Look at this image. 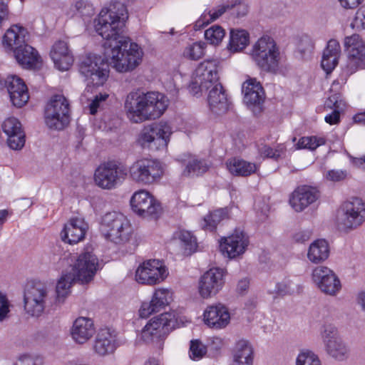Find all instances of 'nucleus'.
I'll use <instances>...</instances> for the list:
<instances>
[{"label":"nucleus","instance_id":"864d4df0","mask_svg":"<svg viewBox=\"0 0 365 365\" xmlns=\"http://www.w3.org/2000/svg\"><path fill=\"white\" fill-rule=\"evenodd\" d=\"M13 365H41V359L31 354H20Z\"/></svg>","mask_w":365,"mask_h":365},{"label":"nucleus","instance_id":"a18cd8bd","mask_svg":"<svg viewBox=\"0 0 365 365\" xmlns=\"http://www.w3.org/2000/svg\"><path fill=\"white\" fill-rule=\"evenodd\" d=\"M325 144V140L316 136H306L301 138L296 144L297 149H308L314 150L319 146Z\"/></svg>","mask_w":365,"mask_h":365},{"label":"nucleus","instance_id":"4d7b16f0","mask_svg":"<svg viewBox=\"0 0 365 365\" xmlns=\"http://www.w3.org/2000/svg\"><path fill=\"white\" fill-rule=\"evenodd\" d=\"M325 105L330 108H334V109L338 110L342 108L345 103L341 99V95L336 93L328 98Z\"/></svg>","mask_w":365,"mask_h":365},{"label":"nucleus","instance_id":"7c9ffc66","mask_svg":"<svg viewBox=\"0 0 365 365\" xmlns=\"http://www.w3.org/2000/svg\"><path fill=\"white\" fill-rule=\"evenodd\" d=\"M28 32L26 29L19 25L11 26L5 33L3 37V46L14 52L19 46L26 43Z\"/></svg>","mask_w":365,"mask_h":365},{"label":"nucleus","instance_id":"20e7f679","mask_svg":"<svg viewBox=\"0 0 365 365\" xmlns=\"http://www.w3.org/2000/svg\"><path fill=\"white\" fill-rule=\"evenodd\" d=\"M251 58L262 71L277 73L282 64V55L275 41L263 36L253 45Z\"/></svg>","mask_w":365,"mask_h":365},{"label":"nucleus","instance_id":"f8f14e48","mask_svg":"<svg viewBox=\"0 0 365 365\" xmlns=\"http://www.w3.org/2000/svg\"><path fill=\"white\" fill-rule=\"evenodd\" d=\"M168 275V269L163 261L148 259L136 269L135 280L143 284L155 285L164 281Z\"/></svg>","mask_w":365,"mask_h":365},{"label":"nucleus","instance_id":"72a5a7b5","mask_svg":"<svg viewBox=\"0 0 365 365\" xmlns=\"http://www.w3.org/2000/svg\"><path fill=\"white\" fill-rule=\"evenodd\" d=\"M226 165L229 172L235 176H250L258 169L255 163L237 158L230 159Z\"/></svg>","mask_w":365,"mask_h":365},{"label":"nucleus","instance_id":"6ab92c4d","mask_svg":"<svg viewBox=\"0 0 365 365\" xmlns=\"http://www.w3.org/2000/svg\"><path fill=\"white\" fill-rule=\"evenodd\" d=\"M247 245V237L240 230H235L230 236L222 238L220 242L221 252L229 258H235L243 254Z\"/></svg>","mask_w":365,"mask_h":365},{"label":"nucleus","instance_id":"f704fd0d","mask_svg":"<svg viewBox=\"0 0 365 365\" xmlns=\"http://www.w3.org/2000/svg\"><path fill=\"white\" fill-rule=\"evenodd\" d=\"M181 160L185 165L182 173L185 176H197L205 173L208 170V165L206 161L198 159L195 155H184Z\"/></svg>","mask_w":365,"mask_h":365},{"label":"nucleus","instance_id":"79ce46f5","mask_svg":"<svg viewBox=\"0 0 365 365\" xmlns=\"http://www.w3.org/2000/svg\"><path fill=\"white\" fill-rule=\"evenodd\" d=\"M228 11L230 13L229 1L227 4L219 5L212 10L205 11L197 21L200 26L209 24L221 16L224 13Z\"/></svg>","mask_w":365,"mask_h":365},{"label":"nucleus","instance_id":"a19ab883","mask_svg":"<svg viewBox=\"0 0 365 365\" xmlns=\"http://www.w3.org/2000/svg\"><path fill=\"white\" fill-rule=\"evenodd\" d=\"M261 157L271 158L277 161L285 155L286 147L283 144H279L274 148L267 145H263L258 149Z\"/></svg>","mask_w":365,"mask_h":365},{"label":"nucleus","instance_id":"1a4fd4ad","mask_svg":"<svg viewBox=\"0 0 365 365\" xmlns=\"http://www.w3.org/2000/svg\"><path fill=\"white\" fill-rule=\"evenodd\" d=\"M24 309L31 317H39L52 304V297L47 287L41 284L28 287L24 296Z\"/></svg>","mask_w":365,"mask_h":365},{"label":"nucleus","instance_id":"58836bf2","mask_svg":"<svg viewBox=\"0 0 365 365\" xmlns=\"http://www.w3.org/2000/svg\"><path fill=\"white\" fill-rule=\"evenodd\" d=\"M228 217L227 208H220L210 212L206 215L201 224L204 230L213 231L218 223Z\"/></svg>","mask_w":365,"mask_h":365},{"label":"nucleus","instance_id":"9b49d317","mask_svg":"<svg viewBox=\"0 0 365 365\" xmlns=\"http://www.w3.org/2000/svg\"><path fill=\"white\" fill-rule=\"evenodd\" d=\"M342 212L338 217L339 226L342 230L353 229L365 220V204L361 199L352 198L342 205Z\"/></svg>","mask_w":365,"mask_h":365},{"label":"nucleus","instance_id":"49530a36","mask_svg":"<svg viewBox=\"0 0 365 365\" xmlns=\"http://www.w3.org/2000/svg\"><path fill=\"white\" fill-rule=\"evenodd\" d=\"M230 15L240 18L246 16L249 11V5L246 0L229 1Z\"/></svg>","mask_w":365,"mask_h":365},{"label":"nucleus","instance_id":"ddd939ff","mask_svg":"<svg viewBox=\"0 0 365 365\" xmlns=\"http://www.w3.org/2000/svg\"><path fill=\"white\" fill-rule=\"evenodd\" d=\"M327 354L336 361H344L349 356V349L338 335L336 328L331 324L324 325L321 333Z\"/></svg>","mask_w":365,"mask_h":365},{"label":"nucleus","instance_id":"39448f33","mask_svg":"<svg viewBox=\"0 0 365 365\" xmlns=\"http://www.w3.org/2000/svg\"><path fill=\"white\" fill-rule=\"evenodd\" d=\"M100 231L106 240L115 244H121L130 240L133 228L123 214L110 212L102 217Z\"/></svg>","mask_w":365,"mask_h":365},{"label":"nucleus","instance_id":"c9c22d12","mask_svg":"<svg viewBox=\"0 0 365 365\" xmlns=\"http://www.w3.org/2000/svg\"><path fill=\"white\" fill-rule=\"evenodd\" d=\"M329 255V247L325 240H317L308 250L307 257L313 263H320L326 260Z\"/></svg>","mask_w":365,"mask_h":365},{"label":"nucleus","instance_id":"bf43d9fd","mask_svg":"<svg viewBox=\"0 0 365 365\" xmlns=\"http://www.w3.org/2000/svg\"><path fill=\"white\" fill-rule=\"evenodd\" d=\"M9 312V303L6 296L0 293V322L4 320Z\"/></svg>","mask_w":365,"mask_h":365},{"label":"nucleus","instance_id":"4468645a","mask_svg":"<svg viewBox=\"0 0 365 365\" xmlns=\"http://www.w3.org/2000/svg\"><path fill=\"white\" fill-rule=\"evenodd\" d=\"M130 205L133 210L143 217L155 220L159 217L162 211L160 202L145 190H140L133 194Z\"/></svg>","mask_w":365,"mask_h":365},{"label":"nucleus","instance_id":"69168bd1","mask_svg":"<svg viewBox=\"0 0 365 365\" xmlns=\"http://www.w3.org/2000/svg\"><path fill=\"white\" fill-rule=\"evenodd\" d=\"M341 6L352 9L357 7L364 0H339Z\"/></svg>","mask_w":365,"mask_h":365},{"label":"nucleus","instance_id":"2f4dec72","mask_svg":"<svg viewBox=\"0 0 365 365\" xmlns=\"http://www.w3.org/2000/svg\"><path fill=\"white\" fill-rule=\"evenodd\" d=\"M340 53L339 43L335 39L329 40L323 52L321 62V66L327 73H331L338 64Z\"/></svg>","mask_w":365,"mask_h":365},{"label":"nucleus","instance_id":"09e8293b","mask_svg":"<svg viewBox=\"0 0 365 365\" xmlns=\"http://www.w3.org/2000/svg\"><path fill=\"white\" fill-rule=\"evenodd\" d=\"M296 365H321V362L312 351L302 350L297 357Z\"/></svg>","mask_w":365,"mask_h":365},{"label":"nucleus","instance_id":"0e129e2a","mask_svg":"<svg viewBox=\"0 0 365 365\" xmlns=\"http://www.w3.org/2000/svg\"><path fill=\"white\" fill-rule=\"evenodd\" d=\"M311 237V232L308 230L300 231L294 235V239L297 242H304Z\"/></svg>","mask_w":365,"mask_h":365},{"label":"nucleus","instance_id":"603ef678","mask_svg":"<svg viewBox=\"0 0 365 365\" xmlns=\"http://www.w3.org/2000/svg\"><path fill=\"white\" fill-rule=\"evenodd\" d=\"M7 144L13 150H21L25 144L24 132L7 135Z\"/></svg>","mask_w":365,"mask_h":365},{"label":"nucleus","instance_id":"393cba45","mask_svg":"<svg viewBox=\"0 0 365 365\" xmlns=\"http://www.w3.org/2000/svg\"><path fill=\"white\" fill-rule=\"evenodd\" d=\"M203 315L205 324L217 329L225 328L230 321L228 309L221 304L209 306Z\"/></svg>","mask_w":365,"mask_h":365},{"label":"nucleus","instance_id":"c85d7f7f","mask_svg":"<svg viewBox=\"0 0 365 365\" xmlns=\"http://www.w3.org/2000/svg\"><path fill=\"white\" fill-rule=\"evenodd\" d=\"M115 348V336L109 329H100L94 341L95 352L100 356H105L113 353Z\"/></svg>","mask_w":365,"mask_h":365},{"label":"nucleus","instance_id":"4be33fe9","mask_svg":"<svg viewBox=\"0 0 365 365\" xmlns=\"http://www.w3.org/2000/svg\"><path fill=\"white\" fill-rule=\"evenodd\" d=\"M319 197L316 187L302 185L294 190L289 198V204L297 212H302Z\"/></svg>","mask_w":365,"mask_h":365},{"label":"nucleus","instance_id":"13d9d810","mask_svg":"<svg viewBox=\"0 0 365 365\" xmlns=\"http://www.w3.org/2000/svg\"><path fill=\"white\" fill-rule=\"evenodd\" d=\"M108 97V95L106 93H99L96 95L89 106L90 113L91 115H95L100 106V103L105 101Z\"/></svg>","mask_w":365,"mask_h":365},{"label":"nucleus","instance_id":"680f3d73","mask_svg":"<svg viewBox=\"0 0 365 365\" xmlns=\"http://www.w3.org/2000/svg\"><path fill=\"white\" fill-rule=\"evenodd\" d=\"M327 178L331 181L338 182L346 177V172L344 170H331L327 172Z\"/></svg>","mask_w":365,"mask_h":365},{"label":"nucleus","instance_id":"c756f323","mask_svg":"<svg viewBox=\"0 0 365 365\" xmlns=\"http://www.w3.org/2000/svg\"><path fill=\"white\" fill-rule=\"evenodd\" d=\"M14 57L17 62L25 68H36L40 63V56L32 46L24 43L14 50Z\"/></svg>","mask_w":365,"mask_h":365},{"label":"nucleus","instance_id":"423d86ee","mask_svg":"<svg viewBox=\"0 0 365 365\" xmlns=\"http://www.w3.org/2000/svg\"><path fill=\"white\" fill-rule=\"evenodd\" d=\"M172 133V127L168 123H154L144 127L140 142L143 148L153 150H163L167 148Z\"/></svg>","mask_w":365,"mask_h":365},{"label":"nucleus","instance_id":"a211bd4d","mask_svg":"<svg viewBox=\"0 0 365 365\" xmlns=\"http://www.w3.org/2000/svg\"><path fill=\"white\" fill-rule=\"evenodd\" d=\"M312 279L317 287L328 295H336L341 288L339 277L325 266H318L313 269Z\"/></svg>","mask_w":365,"mask_h":365},{"label":"nucleus","instance_id":"c03bdc74","mask_svg":"<svg viewBox=\"0 0 365 365\" xmlns=\"http://www.w3.org/2000/svg\"><path fill=\"white\" fill-rule=\"evenodd\" d=\"M73 13L82 18L91 17L95 14L93 5L87 0L77 1L72 7Z\"/></svg>","mask_w":365,"mask_h":365},{"label":"nucleus","instance_id":"b1692460","mask_svg":"<svg viewBox=\"0 0 365 365\" xmlns=\"http://www.w3.org/2000/svg\"><path fill=\"white\" fill-rule=\"evenodd\" d=\"M6 84L13 105L19 108L24 106L28 102L29 96L23 80L18 76H11L7 78Z\"/></svg>","mask_w":365,"mask_h":365},{"label":"nucleus","instance_id":"dca6fc26","mask_svg":"<svg viewBox=\"0 0 365 365\" xmlns=\"http://www.w3.org/2000/svg\"><path fill=\"white\" fill-rule=\"evenodd\" d=\"M98 260L95 255L90 252L81 253L72 266L71 273L81 284L90 282L96 273Z\"/></svg>","mask_w":365,"mask_h":365},{"label":"nucleus","instance_id":"ea45409f","mask_svg":"<svg viewBox=\"0 0 365 365\" xmlns=\"http://www.w3.org/2000/svg\"><path fill=\"white\" fill-rule=\"evenodd\" d=\"M105 16L115 21H122L127 15V9L124 4L119 1H112L108 6L103 7L101 11H104Z\"/></svg>","mask_w":365,"mask_h":365},{"label":"nucleus","instance_id":"473e14b6","mask_svg":"<svg viewBox=\"0 0 365 365\" xmlns=\"http://www.w3.org/2000/svg\"><path fill=\"white\" fill-rule=\"evenodd\" d=\"M253 349L247 340H240L237 342L233 361L230 365H252Z\"/></svg>","mask_w":365,"mask_h":365},{"label":"nucleus","instance_id":"5701e85b","mask_svg":"<svg viewBox=\"0 0 365 365\" xmlns=\"http://www.w3.org/2000/svg\"><path fill=\"white\" fill-rule=\"evenodd\" d=\"M88 229V224L83 218L72 217L65 225L61 239L70 245L76 244L84 239Z\"/></svg>","mask_w":365,"mask_h":365},{"label":"nucleus","instance_id":"774afa93","mask_svg":"<svg viewBox=\"0 0 365 365\" xmlns=\"http://www.w3.org/2000/svg\"><path fill=\"white\" fill-rule=\"evenodd\" d=\"M249 284L250 282L247 278L240 280L237 284V291L241 293L245 292L248 289Z\"/></svg>","mask_w":365,"mask_h":365},{"label":"nucleus","instance_id":"e433bc0d","mask_svg":"<svg viewBox=\"0 0 365 365\" xmlns=\"http://www.w3.org/2000/svg\"><path fill=\"white\" fill-rule=\"evenodd\" d=\"M76 281H77L76 278L71 272L63 274L61 277L56 287V300L58 303H63L64 302L66 297L70 293L72 284Z\"/></svg>","mask_w":365,"mask_h":365},{"label":"nucleus","instance_id":"3c124183","mask_svg":"<svg viewBox=\"0 0 365 365\" xmlns=\"http://www.w3.org/2000/svg\"><path fill=\"white\" fill-rule=\"evenodd\" d=\"M2 130L6 135L24 132L20 121L14 117L8 118L3 122Z\"/></svg>","mask_w":365,"mask_h":365},{"label":"nucleus","instance_id":"f03ea898","mask_svg":"<svg viewBox=\"0 0 365 365\" xmlns=\"http://www.w3.org/2000/svg\"><path fill=\"white\" fill-rule=\"evenodd\" d=\"M219 79V62L216 60L205 61L195 69L190 86L194 94H197L199 91H209V107L217 115L225 113L229 108L227 93Z\"/></svg>","mask_w":365,"mask_h":365},{"label":"nucleus","instance_id":"6e6d98bb","mask_svg":"<svg viewBox=\"0 0 365 365\" xmlns=\"http://www.w3.org/2000/svg\"><path fill=\"white\" fill-rule=\"evenodd\" d=\"M180 240L184 243V245L187 247V249H189L190 251L194 252L197 247V240L196 238L191 235L190 232L182 231L180 234Z\"/></svg>","mask_w":365,"mask_h":365},{"label":"nucleus","instance_id":"f257e3e1","mask_svg":"<svg viewBox=\"0 0 365 365\" xmlns=\"http://www.w3.org/2000/svg\"><path fill=\"white\" fill-rule=\"evenodd\" d=\"M105 12L100 11L94 20V27L96 33L106 40L104 56L107 63L101 56L89 54L79 68L87 84L94 86H102L106 81L108 64L118 72H130L140 64L143 56V49L122 35L124 22L110 19Z\"/></svg>","mask_w":365,"mask_h":365},{"label":"nucleus","instance_id":"5fc2aeb1","mask_svg":"<svg viewBox=\"0 0 365 365\" xmlns=\"http://www.w3.org/2000/svg\"><path fill=\"white\" fill-rule=\"evenodd\" d=\"M351 25L352 28L357 30L365 29V5L361 6L357 10L356 16Z\"/></svg>","mask_w":365,"mask_h":365},{"label":"nucleus","instance_id":"4c0bfd02","mask_svg":"<svg viewBox=\"0 0 365 365\" xmlns=\"http://www.w3.org/2000/svg\"><path fill=\"white\" fill-rule=\"evenodd\" d=\"M250 42L249 33L243 29L231 30L229 43L230 49L240 51L246 48Z\"/></svg>","mask_w":365,"mask_h":365},{"label":"nucleus","instance_id":"052dcab7","mask_svg":"<svg viewBox=\"0 0 365 365\" xmlns=\"http://www.w3.org/2000/svg\"><path fill=\"white\" fill-rule=\"evenodd\" d=\"M294 289L291 287L290 282H282L276 284L275 292L277 294L284 296L293 293Z\"/></svg>","mask_w":365,"mask_h":365},{"label":"nucleus","instance_id":"6e6552de","mask_svg":"<svg viewBox=\"0 0 365 365\" xmlns=\"http://www.w3.org/2000/svg\"><path fill=\"white\" fill-rule=\"evenodd\" d=\"M128 174L126 166L110 161L101 164L95 171L94 182L103 189L111 190L121 183Z\"/></svg>","mask_w":365,"mask_h":365},{"label":"nucleus","instance_id":"8fccbe9b","mask_svg":"<svg viewBox=\"0 0 365 365\" xmlns=\"http://www.w3.org/2000/svg\"><path fill=\"white\" fill-rule=\"evenodd\" d=\"M207 353L206 346L199 340H192L190 346V357L191 359L198 361Z\"/></svg>","mask_w":365,"mask_h":365},{"label":"nucleus","instance_id":"412c9836","mask_svg":"<svg viewBox=\"0 0 365 365\" xmlns=\"http://www.w3.org/2000/svg\"><path fill=\"white\" fill-rule=\"evenodd\" d=\"M172 300V293L167 289H158L155 291L150 302L142 303L139 309L141 318H147L153 313L165 309Z\"/></svg>","mask_w":365,"mask_h":365},{"label":"nucleus","instance_id":"7ed1b4c3","mask_svg":"<svg viewBox=\"0 0 365 365\" xmlns=\"http://www.w3.org/2000/svg\"><path fill=\"white\" fill-rule=\"evenodd\" d=\"M168 106V100L159 92H130L124 108L129 119L135 123L160 118Z\"/></svg>","mask_w":365,"mask_h":365},{"label":"nucleus","instance_id":"0eeeda50","mask_svg":"<svg viewBox=\"0 0 365 365\" xmlns=\"http://www.w3.org/2000/svg\"><path fill=\"white\" fill-rule=\"evenodd\" d=\"M128 173L133 181L142 185H151L160 180L163 169L160 161L144 158L133 163Z\"/></svg>","mask_w":365,"mask_h":365},{"label":"nucleus","instance_id":"9d476101","mask_svg":"<svg viewBox=\"0 0 365 365\" xmlns=\"http://www.w3.org/2000/svg\"><path fill=\"white\" fill-rule=\"evenodd\" d=\"M69 103L63 95H55L45 110V122L51 129L61 130L69 121Z\"/></svg>","mask_w":365,"mask_h":365},{"label":"nucleus","instance_id":"cd10ccee","mask_svg":"<svg viewBox=\"0 0 365 365\" xmlns=\"http://www.w3.org/2000/svg\"><path fill=\"white\" fill-rule=\"evenodd\" d=\"M244 93V101L247 105L259 106L264 99V89L255 78H249L242 87Z\"/></svg>","mask_w":365,"mask_h":365},{"label":"nucleus","instance_id":"338daca9","mask_svg":"<svg viewBox=\"0 0 365 365\" xmlns=\"http://www.w3.org/2000/svg\"><path fill=\"white\" fill-rule=\"evenodd\" d=\"M9 14L8 5L0 0V27L2 23L7 19Z\"/></svg>","mask_w":365,"mask_h":365},{"label":"nucleus","instance_id":"2eb2a0df","mask_svg":"<svg viewBox=\"0 0 365 365\" xmlns=\"http://www.w3.org/2000/svg\"><path fill=\"white\" fill-rule=\"evenodd\" d=\"M225 270L218 267H213L205 272L199 279L200 295L204 299L215 296L225 284Z\"/></svg>","mask_w":365,"mask_h":365},{"label":"nucleus","instance_id":"e2e57ef3","mask_svg":"<svg viewBox=\"0 0 365 365\" xmlns=\"http://www.w3.org/2000/svg\"><path fill=\"white\" fill-rule=\"evenodd\" d=\"M339 120H340L339 111L336 109H334L331 112V113L328 114L325 117V121L330 125L337 124L339 123Z\"/></svg>","mask_w":365,"mask_h":365},{"label":"nucleus","instance_id":"a878e982","mask_svg":"<svg viewBox=\"0 0 365 365\" xmlns=\"http://www.w3.org/2000/svg\"><path fill=\"white\" fill-rule=\"evenodd\" d=\"M55 66L60 71H67L73 63V57L66 41L56 42L50 51Z\"/></svg>","mask_w":365,"mask_h":365},{"label":"nucleus","instance_id":"de8ad7c7","mask_svg":"<svg viewBox=\"0 0 365 365\" xmlns=\"http://www.w3.org/2000/svg\"><path fill=\"white\" fill-rule=\"evenodd\" d=\"M225 34V30L218 25L212 26L205 31V37L210 43L219 44Z\"/></svg>","mask_w":365,"mask_h":365},{"label":"nucleus","instance_id":"f3484780","mask_svg":"<svg viewBox=\"0 0 365 365\" xmlns=\"http://www.w3.org/2000/svg\"><path fill=\"white\" fill-rule=\"evenodd\" d=\"M344 47L348 53L349 71L353 73L357 69L365 68V42L358 34H353L344 38Z\"/></svg>","mask_w":365,"mask_h":365},{"label":"nucleus","instance_id":"aec40b11","mask_svg":"<svg viewBox=\"0 0 365 365\" xmlns=\"http://www.w3.org/2000/svg\"><path fill=\"white\" fill-rule=\"evenodd\" d=\"M170 314L165 312L151 319L141 331V339L150 344L158 341L162 336L165 327L170 325Z\"/></svg>","mask_w":365,"mask_h":365},{"label":"nucleus","instance_id":"bb28decb","mask_svg":"<svg viewBox=\"0 0 365 365\" xmlns=\"http://www.w3.org/2000/svg\"><path fill=\"white\" fill-rule=\"evenodd\" d=\"M93 322L87 317L77 318L72 326L71 334L75 342L83 344L88 341L95 334Z\"/></svg>","mask_w":365,"mask_h":365},{"label":"nucleus","instance_id":"37998d69","mask_svg":"<svg viewBox=\"0 0 365 365\" xmlns=\"http://www.w3.org/2000/svg\"><path fill=\"white\" fill-rule=\"evenodd\" d=\"M205 46L203 42L193 43L185 48L182 55L187 59L197 61L204 56Z\"/></svg>","mask_w":365,"mask_h":365}]
</instances>
